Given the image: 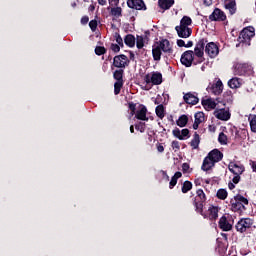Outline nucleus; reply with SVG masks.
<instances>
[{
    "label": "nucleus",
    "mask_w": 256,
    "mask_h": 256,
    "mask_svg": "<svg viewBox=\"0 0 256 256\" xmlns=\"http://www.w3.org/2000/svg\"><path fill=\"white\" fill-rule=\"evenodd\" d=\"M175 31L177 32L178 37H181L182 39H189L193 33L191 28H183L181 26H176Z\"/></svg>",
    "instance_id": "a211bd4d"
},
{
    "label": "nucleus",
    "mask_w": 256,
    "mask_h": 256,
    "mask_svg": "<svg viewBox=\"0 0 256 256\" xmlns=\"http://www.w3.org/2000/svg\"><path fill=\"white\" fill-rule=\"evenodd\" d=\"M209 20L210 21H226L227 20V15L223 10L219 8H215L212 14L209 15Z\"/></svg>",
    "instance_id": "f8f14e48"
},
{
    "label": "nucleus",
    "mask_w": 256,
    "mask_h": 256,
    "mask_svg": "<svg viewBox=\"0 0 256 256\" xmlns=\"http://www.w3.org/2000/svg\"><path fill=\"white\" fill-rule=\"evenodd\" d=\"M237 201L240 202V205H242V207L245 209V205H249V200H247V198L241 196V195H237Z\"/></svg>",
    "instance_id": "79ce46f5"
},
{
    "label": "nucleus",
    "mask_w": 256,
    "mask_h": 256,
    "mask_svg": "<svg viewBox=\"0 0 256 256\" xmlns=\"http://www.w3.org/2000/svg\"><path fill=\"white\" fill-rule=\"evenodd\" d=\"M144 81L146 85H161L163 83V75L159 72H151L145 75Z\"/></svg>",
    "instance_id": "20e7f679"
},
{
    "label": "nucleus",
    "mask_w": 256,
    "mask_h": 256,
    "mask_svg": "<svg viewBox=\"0 0 256 256\" xmlns=\"http://www.w3.org/2000/svg\"><path fill=\"white\" fill-rule=\"evenodd\" d=\"M213 115L219 121H229L231 119L229 108H216Z\"/></svg>",
    "instance_id": "6e6552de"
},
{
    "label": "nucleus",
    "mask_w": 256,
    "mask_h": 256,
    "mask_svg": "<svg viewBox=\"0 0 256 256\" xmlns=\"http://www.w3.org/2000/svg\"><path fill=\"white\" fill-rule=\"evenodd\" d=\"M218 141H219V143H221V145H227V135H225V133L221 132L219 134Z\"/></svg>",
    "instance_id": "37998d69"
},
{
    "label": "nucleus",
    "mask_w": 256,
    "mask_h": 256,
    "mask_svg": "<svg viewBox=\"0 0 256 256\" xmlns=\"http://www.w3.org/2000/svg\"><path fill=\"white\" fill-rule=\"evenodd\" d=\"M158 5L161 9H171L175 5V0H159Z\"/></svg>",
    "instance_id": "cd10ccee"
},
{
    "label": "nucleus",
    "mask_w": 256,
    "mask_h": 256,
    "mask_svg": "<svg viewBox=\"0 0 256 256\" xmlns=\"http://www.w3.org/2000/svg\"><path fill=\"white\" fill-rule=\"evenodd\" d=\"M121 87H123V81H117L114 84V93L115 95H119L121 93Z\"/></svg>",
    "instance_id": "a19ab883"
},
{
    "label": "nucleus",
    "mask_w": 256,
    "mask_h": 256,
    "mask_svg": "<svg viewBox=\"0 0 256 256\" xmlns=\"http://www.w3.org/2000/svg\"><path fill=\"white\" fill-rule=\"evenodd\" d=\"M248 121L250 123V129L252 133H256V115L250 114L248 117Z\"/></svg>",
    "instance_id": "f704fd0d"
},
{
    "label": "nucleus",
    "mask_w": 256,
    "mask_h": 256,
    "mask_svg": "<svg viewBox=\"0 0 256 256\" xmlns=\"http://www.w3.org/2000/svg\"><path fill=\"white\" fill-rule=\"evenodd\" d=\"M231 206L232 211H241V209H244L241 202L237 200V196H235L234 199L231 200Z\"/></svg>",
    "instance_id": "7c9ffc66"
},
{
    "label": "nucleus",
    "mask_w": 256,
    "mask_h": 256,
    "mask_svg": "<svg viewBox=\"0 0 256 256\" xmlns=\"http://www.w3.org/2000/svg\"><path fill=\"white\" fill-rule=\"evenodd\" d=\"M205 52L209 57L212 59L215 58L217 55H219V46L215 44L214 42H210L205 47Z\"/></svg>",
    "instance_id": "2eb2a0df"
},
{
    "label": "nucleus",
    "mask_w": 256,
    "mask_h": 256,
    "mask_svg": "<svg viewBox=\"0 0 256 256\" xmlns=\"http://www.w3.org/2000/svg\"><path fill=\"white\" fill-rule=\"evenodd\" d=\"M235 75H255V71L253 70V66L249 63H237L234 67Z\"/></svg>",
    "instance_id": "7ed1b4c3"
},
{
    "label": "nucleus",
    "mask_w": 256,
    "mask_h": 256,
    "mask_svg": "<svg viewBox=\"0 0 256 256\" xmlns=\"http://www.w3.org/2000/svg\"><path fill=\"white\" fill-rule=\"evenodd\" d=\"M156 115L159 119H163V117H165V107H163V105H158L156 107Z\"/></svg>",
    "instance_id": "e433bc0d"
},
{
    "label": "nucleus",
    "mask_w": 256,
    "mask_h": 256,
    "mask_svg": "<svg viewBox=\"0 0 256 256\" xmlns=\"http://www.w3.org/2000/svg\"><path fill=\"white\" fill-rule=\"evenodd\" d=\"M228 169L230 173H233L234 177L232 179V183L237 185L241 181V175L245 173V166L243 164H239L237 162H230L228 165Z\"/></svg>",
    "instance_id": "f03ea898"
},
{
    "label": "nucleus",
    "mask_w": 256,
    "mask_h": 256,
    "mask_svg": "<svg viewBox=\"0 0 256 256\" xmlns=\"http://www.w3.org/2000/svg\"><path fill=\"white\" fill-rule=\"evenodd\" d=\"M108 1L111 7H117L119 5V0H108Z\"/></svg>",
    "instance_id": "3c124183"
},
{
    "label": "nucleus",
    "mask_w": 256,
    "mask_h": 256,
    "mask_svg": "<svg viewBox=\"0 0 256 256\" xmlns=\"http://www.w3.org/2000/svg\"><path fill=\"white\" fill-rule=\"evenodd\" d=\"M183 99H184L185 103H187L188 105H197L199 103V98L191 92L186 93L184 95Z\"/></svg>",
    "instance_id": "aec40b11"
},
{
    "label": "nucleus",
    "mask_w": 256,
    "mask_h": 256,
    "mask_svg": "<svg viewBox=\"0 0 256 256\" xmlns=\"http://www.w3.org/2000/svg\"><path fill=\"white\" fill-rule=\"evenodd\" d=\"M129 63V59L125 55H118L114 57V67H117L118 69H123L127 67V64Z\"/></svg>",
    "instance_id": "4468645a"
},
{
    "label": "nucleus",
    "mask_w": 256,
    "mask_h": 256,
    "mask_svg": "<svg viewBox=\"0 0 256 256\" xmlns=\"http://www.w3.org/2000/svg\"><path fill=\"white\" fill-rule=\"evenodd\" d=\"M89 27L92 31H95L97 29V20H91L89 22Z\"/></svg>",
    "instance_id": "de8ad7c7"
},
{
    "label": "nucleus",
    "mask_w": 256,
    "mask_h": 256,
    "mask_svg": "<svg viewBox=\"0 0 256 256\" xmlns=\"http://www.w3.org/2000/svg\"><path fill=\"white\" fill-rule=\"evenodd\" d=\"M111 49L112 51H114V53H119L121 51V47H119V44H112Z\"/></svg>",
    "instance_id": "8fccbe9b"
},
{
    "label": "nucleus",
    "mask_w": 256,
    "mask_h": 256,
    "mask_svg": "<svg viewBox=\"0 0 256 256\" xmlns=\"http://www.w3.org/2000/svg\"><path fill=\"white\" fill-rule=\"evenodd\" d=\"M199 143H201V138L199 137V134L195 132L190 142V146L192 149H199Z\"/></svg>",
    "instance_id": "c85d7f7f"
},
{
    "label": "nucleus",
    "mask_w": 256,
    "mask_h": 256,
    "mask_svg": "<svg viewBox=\"0 0 256 256\" xmlns=\"http://www.w3.org/2000/svg\"><path fill=\"white\" fill-rule=\"evenodd\" d=\"M124 43L128 47H135V36L131 34L126 35V37L124 38Z\"/></svg>",
    "instance_id": "72a5a7b5"
},
{
    "label": "nucleus",
    "mask_w": 256,
    "mask_h": 256,
    "mask_svg": "<svg viewBox=\"0 0 256 256\" xmlns=\"http://www.w3.org/2000/svg\"><path fill=\"white\" fill-rule=\"evenodd\" d=\"M96 55H105V47L97 46L95 48Z\"/></svg>",
    "instance_id": "49530a36"
},
{
    "label": "nucleus",
    "mask_w": 256,
    "mask_h": 256,
    "mask_svg": "<svg viewBox=\"0 0 256 256\" xmlns=\"http://www.w3.org/2000/svg\"><path fill=\"white\" fill-rule=\"evenodd\" d=\"M181 177H183V174L181 172H176L174 176L171 178L169 188L173 189V187L177 185V179H181Z\"/></svg>",
    "instance_id": "c9c22d12"
},
{
    "label": "nucleus",
    "mask_w": 256,
    "mask_h": 256,
    "mask_svg": "<svg viewBox=\"0 0 256 256\" xmlns=\"http://www.w3.org/2000/svg\"><path fill=\"white\" fill-rule=\"evenodd\" d=\"M228 187H229V189L233 190V189H235V184H233V182H230L228 184Z\"/></svg>",
    "instance_id": "680f3d73"
},
{
    "label": "nucleus",
    "mask_w": 256,
    "mask_h": 256,
    "mask_svg": "<svg viewBox=\"0 0 256 256\" xmlns=\"http://www.w3.org/2000/svg\"><path fill=\"white\" fill-rule=\"evenodd\" d=\"M172 135L176 139H179V141H185V140L189 139V137H191L189 129H187V128H184L182 130H180L179 128H175L172 131Z\"/></svg>",
    "instance_id": "9b49d317"
},
{
    "label": "nucleus",
    "mask_w": 256,
    "mask_h": 256,
    "mask_svg": "<svg viewBox=\"0 0 256 256\" xmlns=\"http://www.w3.org/2000/svg\"><path fill=\"white\" fill-rule=\"evenodd\" d=\"M114 79H116V81H123V70H116L114 72Z\"/></svg>",
    "instance_id": "c03bdc74"
},
{
    "label": "nucleus",
    "mask_w": 256,
    "mask_h": 256,
    "mask_svg": "<svg viewBox=\"0 0 256 256\" xmlns=\"http://www.w3.org/2000/svg\"><path fill=\"white\" fill-rule=\"evenodd\" d=\"M216 195H217L218 199H221L222 201H225V199H227V190L219 189L217 191Z\"/></svg>",
    "instance_id": "ea45409f"
},
{
    "label": "nucleus",
    "mask_w": 256,
    "mask_h": 256,
    "mask_svg": "<svg viewBox=\"0 0 256 256\" xmlns=\"http://www.w3.org/2000/svg\"><path fill=\"white\" fill-rule=\"evenodd\" d=\"M185 47H193V41H188L187 44H185Z\"/></svg>",
    "instance_id": "052dcab7"
},
{
    "label": "nucleus",
    "mask_w": 256,
    "mask_h": 256,
    "mask_svg": "<svg viewBox=\"0 0 256 256\" xmlns=\"http://www.w3.org/2000/svg\"><path fill=\"white\" fill-rule=\"evenodd\" d=\"M201 215H203L204 217H209V219H217V217H219V208L215 206H210L208 207V213L203 214V210H202Z\"/></svg>",
    "instance_id": "4be33fe9"
},
{
    "label": "nucleus",
    "mask_w": 256,
    "mask_h": 256,
    "mask_svg": "<svg viewBox=\"0 0 256 256\" xmlns=\"http://www.w3.org/2000/svg\"><path fill=\"white\" fill-rule=\"evenodd\" d=\"M207 43V40L205 39H201L198 41V43L196 44L195 48H194V54L196 57H198L199 59V63H202L203 61V51L205 49V44Z\"/></svg>",
    "instance_id": "1a4fd4ad"
},
{
    "label": "nucleus",
    "mask_w": 256,
    "mask_h": 256,
    "mask_svg": "<svg viewBox=\"0 0 256 256\" xmlns=\"http://www.w3.org/2000/svg\"><path fill=\"white\" fill-rule=\"evenodd\" d=\"M193 24V20L189 16H183L180 20V25L178 27L189 28Z\"/></svg>",
    "instance_id": "c756f323"
},
{
    "label": "nucleus",
    "mask_w": 256,
    "mask_h": 256,
    "mask_svg": "<svg viewBox=\"0 0 256 256\" xmlns=\"http://www.w3.org/2000/svg\"><path fill=\"white\" fill-rule=\"evenodd\" d=\"M224 7L229 11L230 15H235V11H237V3H235V0H226Z\"/></svg>",
    "instance_id": "b1692460"
},
{
    "label": "nucleus",
    "mask_w": 256,
    "mask_h": 256,
    "mask_svg": "<svg viewBox=\"0 0 256 256\" xmlns=\"http://www.w3.org/2000/svg\"><path fill=\"white\" fill-rule=\"evenodd\" d=\"M127 5L130 9H136L137 11H145L147 9L143 0H128Z\"/></svg>",
    "instance_id": "ddd939ff"
},
{
    "label": "nucleus",
    "mask_w": 256,
    "mask_h": 256,
    "mask_svg": "<svg viewBox=\"0 0 256 256\" xmlns=\"http://www.w3.org/2000/svg\"><path fill=\"white\" fill-rule=\"evenodd\" d=\"M157 151H158L159 153H163V151H165V148L163 147V145H158V146H157Z\"/></svg>",
    "instance_id": "6e6d98bb"
},
{
    "label": "nucleus",
    "mask_w": 256,
    "mask_h": 256,
    "mask_svg": "<svg viewBox=\"0 0 256 256\" xmlns=\"http://www.w3.org/2000/svg\"><path fill=\"white\" fill-rule=\"evenodd\" d=\"M187 123H189V117H187V115H181L176 121L178 127H185Z\"/></svg>",
    "instance_id": "473e14b6"
},
{
    "label": "nucleus",
    "mask_w": 256,
    "mask_h": 256,
    "mask_svg": "<svg viewBox=\"0 0 256 256\" xmlns=\"http://www.w3.org/2000/svg\"><path fill=\"white\" fill-rule=\"evenodd\" d=\"M207 90L209 93H213V95H221L223 93V82L217 80L216 83L208 86Z\"/></svg>",
    "instance_id": "dca6fc26"
},
{
    "label": "nucleus",
    "mask_w": 256,
    "mask_h": 256,
    "mask_svg": "<svg viewBox=\"0 0 256 256\" xmlns=\"http://www.w3.org/2000/svg\"><path fill=\"white\" fill-rule=\"evenodd\" d=\"M171 57L173 55V43L167 39H162L152 46V56L154 61H161V55Z\"/></svg>",
    "instance_id": "f257e3e1"
},
{
    "label": "nucleus",
    "mask_w": 256,
    "mask_h": 256,
    "mask_svg": "<svg viewBox=\"0 0 256 256\" xmlns=\"http://www.w3.org/2000/svg\"><path fill=\"white\" fill-rule=\"evenodd\" d=\"M233 223H235L233 216L227 214L220 218L219 227L223 231H231L233 229Z\"/></svg>",
    "instance_id": "423d86ee"
},
{
    "label": "nucleus",
    "mask_w": 256,
    "mask_h": 256,
    "mask_svg": "<svg viewBox=\"0 0 256 256\" xmlns=\"http://www.w3.org/2000/svg\"><path fill=\"white\" fill-rule=\"evenodd\" d=\"M182 169L183 171H189V164L187 163L182 164Z\"/></svg>",
    "instance_id": "4d7b16f0"
},
{
    "label": "nucleus",
    "mask_w": 256,
    "mask_h": 256,
    "mask_svg": "<svg viewBox=\"0 0 256 256\" xmlns=\"http://www.w3.org/2000/svg\"><path fill=\"white\" fill-rule=\"evenodd\" d=\"M178 47H185V41L182 39L177 40Z\"/></svg>",
    "instance_id": "5fc2aeb1"
},
{
    "label": "nucleus",
    "mask_w": 256,
    "mask_h": 256,
    "mask_svg": "<svg viewBox=\"0 0 256 256\" xmlns=\"http://www.w3.org/2000/svg\"><path fill=\"white\" fill-rule=\"evenodd\" d=\"M243 85V79L238 78V77H233L228 81V87L230 89H239Z\"/></svg>",
    "instance_id": "393cba45"
},
{
    "label": "nucleus",
    "mask_w": 256,
    "mask_h": 256,
    "mask_svg": "<svg viewBox=\"0 0 256 256\" xmlns=\"http://www.w3.org/2000/svg\"><path fill=\"white\" fill-rule=\"evenodd\" d=\"M81 23H82V25H87V23H89V17L88 16L82 17Z\"/></svg>",
    "instance_id": "603ef678"
},
{
    "label": "nucleus",
    "mask_w": 256,
    "mask_h": 256,
    "mask_svg": "<svg viewBox=\"0 0 256 256\" xmlns=\"http://www.w3.org/2000/svg\"><path fill=\"white\" fill-rule=\"evenodd\" d=\"M252 169H253V171L256 172V163L255 162H253V164H252Z\"/></svg>",
    "instance_id": "0e129e2a"
},
{
    "label": "nucleus",
    "mask_w": 256,
    "mask_h": 256,
    "mask_svg": "<svg viewBox=\"0 0 256 256\" xmlns=\"http://www.w3.org/2000/svg\"><path fill=\"white\" fill-rule=\"evenodd\" d=\"M205 192L203 190H197L196 197L194 198V207H196L197 213L203 215V203H205Z\"/></svg>",
    "instance_id": "39448f33"
},
{
    "label": "nucleus",
    "mask_w": 256,
    "mask_h": 256,
    "mask_svg": "<svg viewBox=\"0 0 256 256\" xmlns=\"http://www.w3.org/2000/svg\"><path fill=\"white\" fill-rule=\"evenodd\" d=\"M147 41H149V38L147 37V35L136 36L135 43H136L137 49H143V47H145V43H147Z\"/></svg>",
    "instance_id": "a878e982"
},
{
    "label": "nucleus",
    "mask_w": 256,
    "mask_h": 256,
    "mask_svg": "<svg viewBox=\"0 0 256 256\" xmlns=\"http://www.w3.org/2000/svg\"><path fill=\"white\" fill-rule=\"evenodd\" d=\"M181 63L182 65H185V67H191L193 64V51L188 50L184 52L181 56Z\"/></svg>",
    "instance_id": "f3484780"
},
{
    "label": "nucleus",
    "mask_w": 256,
    "mask_h": 256,
    "mask_svg": "<svg viewBox=\"0 0 256 256\" xmlns=\"http://www.w3.org/2000/svg\"><path fill=\"white\" fill-rule=\"evenodd\" d=\"M208 158L211 159L214 163H219V161L223 159V153L217 149H214L208 154Z\"/></svg>",
    "instance_id": "5701e85b"
},
{
    "label": "nucleus",
    "mask_w": 256,
    "mask_h": 256,
    "mask_svg": "<svg viewBox=\"0 0 256 256\" xmlns=\"http://www.w3.org/2000/svg\"><path fill=\"white\" fill-rule=\"evenodd\" d=\"M199 125H201L199 122L194 121L193 129H195V130L199 129Z\"/></svg>",
    "instance_id": "bf43d9fd"
},
{
    "label": "nucleus",
    "mask_w": 256,
    "mask_h": 256,
    "mask_svg": "<svg viewBox=\"0 0 256 256\" xmlns=\"http://www.w3.org/2000/svg\"><path fill=\"white\" fill-rule=\"evenodd\" d=\"M203 3L206 7H211V5H213V0H203Z\"/></svg>",
    "instance_id": "864d4df0"
},
{
    "label": "nucleus",
    "mask_w": 256,
    "mask_h": 256,
    "mask_svg": "<svg viewBox=\"0 0 256 256\" xmlns=\"http://www.w3.org/2000/svg\"><path fill=\"white\" fill-rule=\"evenodd\" d=\"M252 37H255V28L252 26H248L241 31L239 39H242L241 41L245 42L250 41Z\"/></svg>",
    "instance_id": "9d476101"
},
{
    "label": "nucleus",
    "mask_w": 256,
    "mask_h": 256,
    "mask_svg": "<svg viewBox=\"0 0 256 256\" xmlns=\"http://www.w3.org/2000/svg\"><path fill=\"white\" fill-rule=\"evenodd\" d=\"M202 105L206 111H213L217 107V102L213 98L202 100Z\"/></svg>",
    "instance_id": "412c9836"
},
{
    "label": "nucleus",
    "mask_w": 256,
    "mask_h": 256,
    "mask_svg": "<svg viewBox=\"0 0 256 256\" xmlns=\"http://www.w3.org/2000/svg\"><path fill=\"white\" fill-rule=\"evenodd\" d=\"M171 147H172L173 151H175V153H177V151H179L181 149V144L179 143V141L174 140L171 143Z\"/></svg>",
    "instance_id": "a18cd8bd"
},
{
    "label": "nucleus",
    "mask_w": 256,
    "mask_h": 256,
    "mask_svg": "<svg viewBox=\"0 0 256 256\" xmlns=\"http://www.w3.org/2000/svg\"><path fill=\"white\" fill-rule=\"evenodd\" d=\"M115 39H116V43H118L120 47H123V38H121V35L115 34Z\"/></svg>",
    "instance_id": "09e8293b"
},
{
    "label": "nucleus",
    "mask_w": 256,
    "mask_h": 256,
    "mask_svg": "<svg viewBox=\"0 0 256 256\" xmlns=\"http://www.w3.org/2000/svg\"><path fill=\"white\" fill-rule=\"evenodd\" d=\"M253 219L251 218H242L236 224V231L239 233H245L247 229H251L253 227Z\"/></svg>",
    "instance_id": "0eeeda50"
},
{
    "label": "nucleus",
    "mask_w": 256,
    "mask_h": 256,
    "mask_svg": "<svg viewBox=\"0 0 256 256\" xmlns=\"http://www.w3.org/2000/svg\"><path fill=\"white\" fill-rule=\"evenodd\" d=\"M193 189V184L189 181H185L182 186V193H189Z\"/></svg>",
    "instance_id": "4c0bfd02"
},
{
    "label": "nucleus",
    "mask_w": 256,
    "mask_h": 256,
    "mask_svg": "<svg viewBox=\"0 0 256 256\" xmlns=\"http://www.w3.org/2000/svg\"><path fill=\"white\" fill-rule=\"evenodd\" d=\"M130 133H135V128L133 126H130Z\"/></svg>",
    "instance_id": "e2e57ef3"
},
{
    "label": "nucleus",
    "mask_w": 256,
    "mask_h": 256,
    "mask_svg": "<svg viewBox=\"0 0 256 256\" xmlns=\"http://www.w3.org/2000/svg\"><path fill=\"white\" fill-rule=\"evenodd\" d=\"M123 10L121 7H112L110 9V15L114 17V19H119L121 17Z\"/></svg>",
    "instance_id": "2f4dec72"
},
{
    "label": "nucleus",
    "mask_w": 256,
    "mask_h": 256,
    "mask_svg": "<svg viewBox=\"0 0 256 256\" xmlns=\"http://www.w3.org/2000/svg\"><path fill=\"white\" fill-rule=\"evenodd\" d=\"M135 117L140 121H149L147 117V107L140 105L135 113Z\"/></svg>",
    "instance_id": "6ab92c4d"
},
{
    "label": "nucleus",
    "mask_w": 256,
    "mask_h": 256,
    "mask_svg": "<svg viewBox=\"0 0 256 256\" xmlns=\"http://www.w3.org/2000/svg\"><path fill=\"white\" fill-rule=\"evenodd\" d=\"M99 5L105 6L107 5V0H97Z\"/></svg>",
    "instance_id": "13d9d810"
},
{
    "label": "nucleus",
    "mask_w": 256,
    "mask_h": 256,
    "mask_svg": "<svg viewBox=\"0 0 256 256\" xmlns=\"http://www.w3.org/2000/svg\"><path fill=\"white\" fill-rule=\"evenodd\" d=\"M194 117H195L194 122L196 123L201 124L203 123V121H205V114L203 112H197Z\"/></svg>",
    "instance_id": "58836bf2"
},
{
    "label": "nucleus",
    "mask_w": 256,
    "mask_h": 256,
    "mask_svg": "<svg viewBox=\"0 0 256 256\" xmlns=\"http://www.w3.org/2000/svg\"><path fill=\"white\" fill-rule=\"evenodd\" d=\"M215 167V163L208 156L204 159L202 164V171H209Z\"/></svg>",
    "instance_id": "bb28decb"
}]
</instances>
